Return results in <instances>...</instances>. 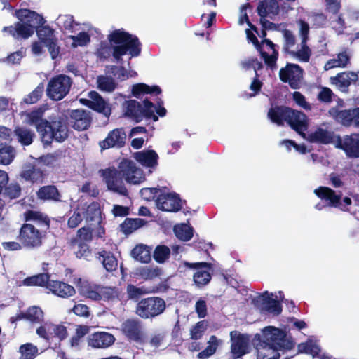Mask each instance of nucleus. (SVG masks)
<instances>
[{"label":"nucleus","instance_id":"nucleus-1","mask_svg":"<svg viewBox=\"0 0 359 359\" xmlns=\"http://www.w3.org/2000/svg\"><path fill=\"white\" fill-rule=\"evenodd\" d=\"M107 40L108 42H101L97 49V54L101 57L107 58L112 55L116 61H119L126 53L133 57L137 56L140 53L137 38L123 29L111 31L107 35Z\"/></svg>","mask_w":359,"mask_h":359},{"label":"nucleus","instance_id":"nucleus-2","mask_svg":"<svg viewBox=\"0 0 359 359\" xmlns=\"http://www.w3.org/2000/svg\"><path fill=\"white\" fill-rule=\"evenodd\" d=\"M119 169L108 168L100 171L107 189L118 194L126 196L128 193L121 177L127 182L134 184H140L145 179L142 170L131 161L123 160L119 164Z\"/></svg>","mask_w":359,"mask_h":359},{"label":"nucleus","instance_id":"nucleus-3","mask_svg":"<svg viewBox=\"0 0 359 359\" xmlns=\"http://www.w3.org/2000/svg\"><path fill=\"white\" fill-rule=\"evenodd\" d=\"M43 110L38 109L29 113H25L24 121L34 125L41 135L42 141L48 144L53 139L57 142H63L68 136V129L65 122L54 121L50 124L46 120L42 119Z\"/></svg>","mask_w":359,"mask_h":359},{"label":"nucleus","instance_id":"nucleus-4","mask_svg":"<svg viewBox=\"0 0 359 359\" xmlns=\"http://www.w3.org/2000/svg\"><path fill=\"white\" fill-rule=\"evenodd\" d=\"M15 15L19 21L14 25L4 27L2 29L15 39L29 38L34 33L35 29L44 23L42 15L28 9L18 10Z\"/></svg>","mask_w":359,"mask_h":359},{"label":"nucleus","instance_id":"nucleus-5","mask_svg":"<svg viewBox=\"0 0 359 359\" xmlns=\"http://www.w3.org/2000/svg\"><path fill=\"white\" fill-rule=\"evenodd\" d=\"M27 220H33L35 224H24L20 232V240L22 245L27 248H38L41 245L45 232L40 227L41 225L48 226L46 222L42 221V215L37 212H29L27 215Z\"/></svg>","mask_w":359,"mask_h":359},{"label":"nucleus","instance_id":"nucleus-6","mask_svg":"<svg viewBox=\"0 0 359 359\" xmlns=\"http://www.w3.org/2000/svg\"><path fill=\"white\" fill-rule=\"evenodd\" d=\"M123 111L125 116L136 122H140L144 117L151 118L154 121H158V116L163 117L166 114V109L161 105L155 106L152 102L144 100L143 107L135 100H128L123 103Z\"/></svg>","mask_w":359,"mask_h":359},{"label":"nucleus","instance_id":"nucleus-7","mask_svg":"<svg viewBox=\"0 0 359 359\" xmlns=\"http://www.w3.org/2000/svg\"><path fill=\"white\" fill-rule=\"evenodd\" d=\"M79 294L93 301H108L118 297V291L114 288L102 287L86 281L79 280Z\"/></svg>","mask_w":359,"mask_h":359},{"label":"nucleus","instance_id":"nucleus-8","mask_svg":"<svg viewBox=\"0 0 359 359\" xmlns=\"http://www.w3.org/2000/svg\"><path fill=\"white\" fill-rule=\"evenodd\" d=\"M255 341L271 344L280 346L286 349H292L294 347L292 340L288 337L285 331L273 326L265 327L261 334H257Z\"/></svg>","mask_w":359,"mask_h":359},{"label":"nucleus","instance_id":"nucleus-9","mask_svg":"<svg viewBox=\"0 0 359 359\" xmlns=\"http://www.w3.org/2000/svg\"><path fill=\"white\" fill-rule=\"evenodd\" d=\"M165 309V301L159 297L142 299L137 305L136 313L142 318H151L161 314Z\"/></svg>","mask_w":359,"mask_h":359},{"label":"nucleus","instance_id":"nucleus-10","mask_svg":"<svg viewBox=\"0 0 359 359\" xmlns=\"http://www.w3.org/2000/svg\"><path fill=\"white\" fill-rule=\"evenodd\" d=\"M314 194L321 200L327 203L330 207L339 208L342 211H348L352 201L348 197L341 200V196L329 187H320L313 191Z\"/></svg>","mask_w":359,"mask_h":359},{"label":"nucleus","instance_id":"nucleus-11","mask_svg":"<svg viewBox=\"0 0 359 359\" xmlns=\"http://www.w3.org/2000/svg\"><path fill=\"white\" fill-rule=\"evenodd\" d=\"M284 298L282 292L269 294L268 292L257 297L254 299L255 305L261 310L266 311L269 313L277 316L282 311V306L280 302Z\"/></svg>","mask_w":359,"mask_h":359},{"label":"nucleus","instance_id":"nucleus-12","mask_svg":"<svg viewBox=\"0 0 359 359\" xmlns=\"http://www.w3.org/2000/svg\"><path fill=\"white\" fill-rule=\"evenodd\" d=\"M71 85L69 77L65 75L57 76L49 81L47 95L52 100H60L68 93Z\"/></svg>","mask_w":359,"mask_h":359},{"label":"nucleus","instance_id":"nucleus-13","mask_svg":"<svg viewBox=\"0 0 359 359\" xmlns=\"http://www.w3.org/2000/svg\"><path fill=\"white\" fill-rule=\"evenodd\" d=\"M39 337L47 341L57 339L60 341L67 337V327L62 324H54L50 322H46L41 325L36 330Z\"/></svg>","mask_w":359,"mask_h":359},{"label":"nucleus","instance_id":"nucleus-14","mask_svg":"<svg viewBox=\"0 0 359 359\" xmlns=\"http://www.w3.org/2000/svg\"><path fill=\"white\" fill-rule=\"evenodd\" d=\"M156 207L165 212H177L180 210L181 200L175 193L170 192L164 189L161 191L156 199Z\"/></svg>","mask_w":359,"mask_h":359},{"label":"nucleus","instance_id":"nucleus-15","mask_svg":"<svg viewBox=\"0 0 359 359\" xmlns=\"http://www.w3.org/2000/svg\"><path fill=\"white\" fill-rule=\"evenodd\" d=\"M74 35L69 36L72 40V46L74 48L78 46H85L90 41L93 35L97 33V29L88 22L81 23L79 27H75Z\"/></svg>","mask_w":359,"mask_h":359},{"label":"nucleus","instance_id":"nucleus-16","mask_svg":"<svg viewBox=\"0 0 359 359\" xmlns=\"http://www.w3.org/2000/svg\"><path fill=\"white\" fill-rule=\"evenodd\" d=\"M184 266L196 270L193 275V280L194 283L198 287H203L206 285L211 280V264L207 262H196L189 263L184 262L183 263Z\"/></svg>","mask_w":359,"mask_h":359},{"label":"nucleus","instance_id":"nucleus-17","mask_svg":"<svg viewBox=\"0 0 359 359\" xmlns=\"http://www.w3.org/2000/svg\"><path fill=\"white\" fill-rule=\"evenodd\" d=\"M231 353L233 359L238 358L248 353L250 351V339L248 335L240 334L238 332H231Z\"/></svg>","mask_w":359,"mask_h":359},{"label":"nucleus","instance_id":"nucleus-18","mask_svg":"<svg viewBox=\"0 0 359 359\" xmlns=\"http://www.w3.org/2000/svg\"><path fill=\"white\" fill-rule=\"evenodd\" d=\"M88 98H81L80 102L90 109L109 117L111 110L109 104L95 91H90L88 94Z\"/></svg>","mask_w":359,"mask_h":359},{"label":"nucleus","instance_id":"nucleus-19","mask_svg":"<svg viewBox=\"0 0 359 359\" xmlns=\"http://www.w3.org/2000/svg\"><path fill=\"white\" fill-rule=\"evenodd\" d=\"M335 147L344 150L348 157H359V139L358 134H353L350 136L346 135L343 137L337 136Z\"/></svg>","mask_w":359,"mask_h":359},{"label":"nucleus","instance_id":"nucleus-20","mask_svg":"<svg viewBox=\"0 0 359 359\" xmlns=\"http://www.w3.org/2000/svg\"><path fill=\"white\" fill-rule=\"evenodd\" d=\"M36 33L40 41L48 47L52 58H55L59 53V47L55 31L50 27L45 26L39 29Z\"/></svg>","mask_w":359,"mask_h":359},{"label":"nucleus","instance_id":"nucleus-21","mask_svg":"<svg viewBox=\"0 0 359 359\" xmlns=\"http://www.w3.org/2000/svg\"><path fill=\"white\" fill-rule=\"evenodd\" d=\"M302 137L313 143L327 144L334 143L335 144L337 137L334 133L322 126L316 128L314 130L309 132L307 135L302 133Z\"/></svg>","mask_w":359,"mask_h":359},{"label":"nucleus","instance_id":"nucleus-22","mask_svg":"<svg viewBox=\"0 0 359 359\" xmlns=\"http://www.w3.org/2000/svg\"><path fill=\"white\" fill-rule=\"evenodd\" d=\"M257 50L259 51L262 57L265 64L271 67H276V62L278 57V52L275 48V44L269 39L263 40L260 46H257Z\"/></svg>","mask_w":359,"mask_h":359},{"label":"nucleus","instance_id":"nucleus-23","mask_svg":"<svg viewBox=\"0 0 359 359\" xmlns=\"http://www.w3.org/2000/svg\"><path fill=\"white\" fill-rule=\"evenodd\" d=\"M280 78L283 81L288 82L292 88H297L302 78V70L298 65L288 64L280 70Z\"/></svg>","mask_w":359,"mask_h":359},{"label":"nucleus","instance_id":"nucleus-24","mask_svg":"<svg viewBox=\"0 0 359 359\" xmlns=\"http://www.w3.org/2000/svg\"><path fill=\"white\" fill-rule=\"evenodd\" d=\"M255 346L257 352V359H278L280 351L287 350L280 346L259 341L255 342Z\"/></svg>","mask_w":359,"mask_h":359},{"label":"nucleus","instance_id":"nucleus-25","mask_svg":"<svg viewBox=\"0 0 359 359\" xmlns=\"http://www.w3.org/2000/svg\"><path fill=\"white\" fill-rule=\"evenodd\" d=\"M286 121L288 124L302 137V133L308 128V119L306 115L300 111L290 109L287 111Z\"/></svg>","mask_w":359,"mask_h":359},{"label":"nucleus","instance_id":"nucleus-26","mask_svg":"<svg viewBox=\"0 0 359 359\" xmlns=\"http://www.w3.org/2000/svg\"><path fill=\"white\" fill-rule=\"evenodd\" d=\"M126 138V135L123 129H115L111 131L103 141L100 142V147L102 149L121 147L125 144Z\"/></svg>","mask_w":359,"mask_h":359},{"label":"nucleus","instance_id":"nucleus-27","mask_svg":"<svg viewBox=\"0 0 359 359\" xmlns=\"http://www.w3.org/2000/svg\"><path fill=\"white\" fill-rule=\"evenodd\" d=\"M123 332L130 339L141 341L144 339V333L140 323L134 319L126 320L121 326Z\"/></svg>","mask_w":359,"mask_h":359},{"label":"nucleus","instance_id":"nucleus-28","mask_svg":"<svg viewBox=\"0 0 359 359\" xmlns=\"http://www.w3.org/2000/svg\"><path fill=\"white\" fill-rule=\"evenodd\" d=\"M114 337L108 332H95L90 334L88 339V344L95 348H105L114 344Z\"/></svg>","mask_w":359,"mask_h":359},{"label":"nucleus","instance_id":"nucleus-29","mask_svg":"<svg viewBox=\"0 0 359 359\" xmlns=\"http://www.w3.org/2000/svg\"><path fill=\"white\" fill-rule=\"evenodd\" d=\"M47 289L53 294L62 298L72 297L76 293L75 289L72 286L57 280H51L47 285Z\"/></svg>","mask_w":359,"mask_h":359},{"label":"nucleus","instance_id":"nucleus-30","mask_svg":"<svg viewBox=\"0 0 359 359\" xmlns=\"http://www.w3.org/2000/svg\"><path fill=\"white\" fill-rule=\"evenodd\" d=\"M72 127L78 130H83L90 124V118L88 112L82 109H76L70 114Z\"/></svg>","mask_w":359,"mask_h":359},{"label":"nucleus","instance_id":"nucleus-31","mask_svg":"<svg viewBox=\"0 0 359 359\" xmlns=\"http://www.w3.org/2000/svg\"><path fill=\"white\" fill-rule=\"evenodd\" d=\"M135 159L145 168H155L158 165V156L154 150H144L134 154Z\"/></svg>","mask_w":359,"mask_h":359},{"label":"nucleus","instance_id":"nucleus-32","mask_svg":"<svg viewBox=\"0 0 359 359\" xmlns=\"http://www.w3.org/2000/svg\"><path fill=\"white\" fill-rule=\"evenodd\" d=\"M358 79V75L353 72H345L330 78L332 85L344 91L351 83Z\"/></svg>","mask_w":359,"mask_h":359},{"label":"nucleus","instance_id":"nucleus-33","mask_svg":"<svg viewBox=\"0 0 359 359\" xmlns=\"http://www.w3.org/2000/svg\"><path fill=\"white\" fill-rule=\"evenodd\" d=\"M350 60V54L347 50L338 53L335 57L329 60L324 66V69L327 71L333 68L346 67Z\"/></svg>","mask_w":359,"mask_h":359},{"label":"nucleus","instance_id":"nucleus-34","mask_svg":"<svg viewBox=\"0 0 359 359\" xmlns=\"http://www.w3.org/2000/svg\"><path fill=\"white\" fill-rule=\"evenodd\" d=\"M287 55L299 62H308L311 55V50L306 45V43L301 41L300 48H294Z\"/></svg>","mask_w":359,"mask_h":359},{"label":"nucleus","instance_id":"nucleus-35","mask_svg":"<svg viewBox=\"0 0 359 359\" xmlns=\"http://www.w3.org/2000/svg\"><path fill=\"white\" fill-rule=\"evenodd\" d=\"M131 256L137 261L148 263L151 258V248L146 245L139 244L132 250Z\"/></svg>","mask_w":359,"mask_h":359},{"label":"nucleus","instance_id":"nucleus-36","mask_svg":"<svg viewBox=\"0 0 359 359\" xmlns=\"http://www.w3.org/2000/svg\"><path fill=\"white\" fill-rule=\"evenodd\" d=\"M57 25L67 33L73 34L75 27H79L81 23L74 21L73 16L70 15H60L56 20Z\"/></svg>","mask_w":359,"mask_h":359},{"label":"nucleus","instance_id":"nucleus-37","mask_svg":"<svg viewBox=\"0 0 359 359\" xmlns=\"http://www.w3.org/2000/svg\"><path fill=\"white\" fill-rule=\"evenodd\" d=\"M329 114L337 122L344 126H349L353 125L351 109L339 111L335 108H332L329 111Z\"/></svg>","mask_w":359,"mask_h":359},{"label":"nucleus","instance_id":"nucleus-38","mask_svg":"<svg viewBox=\"0 0 359 359\" xmlns=\"http://www.w3.org/2000/svg\"><path fill=\"white\" fill-rule=\"evenodd\" d=\"M289 110L290 108L282 107L271 108L268 112V116L273 123L281 125L283 121H286Z\"/></svg>","mask_w":359,"mask_h":359},{"label":"nucleus","instance_id":"nucleus-39","mask_svg":"<svg viewBox=\"0 0 359 359\" xmlns=\"http://www.w3.org/2000/svg\"><path fill=\"white\" fill-rule=\"evenodd\" d=\"M258 13L263 18L267 15L278 13V5L276 0H265L258 6Z\"/></svg>","mask_w":359,"mask_h":359},{"label":"nucleus","instance_id":"nucleus-40","mask_svg":"<svg viewBox=\"0 0 359 359\" xmlns=\"http://www.w3.org/2000/svg\"><path fill=\"white\" fill-rule=\"evenodd\" d=\"M81 206H84L85 209V219L88 221L99 222L100 219V208L97 203H92L90 205L86 203H81Z\"/></svg>","mask_w":359,"mask_h":359},{"label":"nucleus","instance_id":"nucleus-41","mask_svg":"<svg viewBox=\"0 0 359 359\" xmlns=\"http://www.w3.org/2000/svg\"><path fill=\"white\" fill-rule=\"evenodd\" d=\"M221 342L222 341L215 336H211L208 341V346L198 354V358L199 359H208L216 352Z\"/></svg>","mask_w":359,"mask_h":359},{"label":"nucleus","instance_id":"nucleus-42","mask_svg":"<svg viewBox=\"0 0 359 359\" xmlns=\"http://www.w3.org/2000/svg\"><path fill=\"white\" fill-rule=\"evenodd\" d=\"M99 259L102 262L103 266L107 271H113L117 268L118 262L110 252L104 250L100 252L99 253Z\"/></svg>","mask_w":359,"mask_h":359},{"label":"nucleus","instance_id":"nucleus-43","mask_svg":"<svg viewBox=\"0 0 359 359\" xmlns=\"http://www.w3.org/2000/svg\"><path fill=\"white\" fill-rule=\"evenodd\" d=\"M38 197L41 200L60 201V194L54 186H45L37 192Z\"/></svg>","mask_w":359,"mask_h":359},{"label":"nucleus","instance_id":"nucleus-44","mask_svg":"<svg viewBox=\"0 0 359 359\" xmlns=\"http://www.w3.org/2000/svg\"><path fill=\"white\" fill-rule=\"evenodd\" d=\"M283 38V50L287 55L295 48L296 38L294 34L286 29H280Z\"/></svg>","mask_w":359,"mask_h":359},{"label":"nucleus","instance_id":"nucleus-45","mask_svg":"<svg viewBox=\"0 0 359 359\" xmlns=\"http://www.w3.org/2000/svg\"><path fill=\"white\" fill-rule=\"evenodd\" d=\"M20 359H34L39 355V348L32 343H26L19 347Z\"/></svg>","mask_w":359,"mask_h":359},{"label":"nucleus","instance_id":"nucleus-46","mask_svg":"<svg viewBox=\"0 0 359 359\" xmlns=\"http://www.w3.org/2000/svg\"><path fill=\"white\" fill-rule=\"evenodd\" d=\"M160 93L161 90L158 86H154L150 87L144 83H138L134 85L132 88V93L136 97H140L146 93L159 94Z\"/></svg>","mask_w":359,"mask_h":359},{"label":"nucleus","instance_id":"nucleus-47","mask_svg":"<svg viewBox=\"0 0 359 359\" xmlns=\"http://www.w3.org/2000/svg\"><path fill=\"white\" fill-rule=\"evenodd\" d=\"M21 177L26 181H30L32 183H36L42 182L43 174L39 169L30 167L22 172Z\"/></svg>","mask_w":359,"mask_h":359},{"label":"nucleus","instance_id":"nucleus-48","mask_svg":"<svg viewBox=\"0 0 359 359\" xmlns=\"http://www.w3.org/2000/svg\"><path fill=\"white\" fill-rule=\"evenodd\" d=\"M174 232L179 239L184 241H189L193 236L192 228L186 224L176 225Z\"/></svg>","mask_w":359,"mask_h":359},{"label":"nucleus","instance_id":"nucleus-49","mask_svg":"<svg viewBox=\"0 0 359 359\" xmlns=\"http://www.w3.org/2000/svg\"><path fill=\"white\" fill-rule=\"evenodd\" d=\"M145 222L142 219H126L121 224V229L126 234L131 233L144 224Z\"/></svg>","mask_w":359,"mask_h":359},{"label":"nucleus","instance_id":"nucleus-50","mask_svg":"<svg viewBox=\"0 0 359 359\" xmlns=\"http://www.w3.org/2000/svg\"><path fill=\"white\" fill-rule=\"evenodd\" d=\"M85 209L84 206H81V204L75 209L68 220V226L70 228L76 227L81 222L85 219Z\"/></svg>","mask_w":359,"mask_h":359},{"label":"nucleus","instance_id":"nucleus-51","mask_svg":"<svg viewBox=\"0 0 359 359\" xmlns=\"http://www.w3.org/2000/svg\"><path fill=\"white\" fill-rule=\"evenodd\" d=\"M23 316L32 323H40L43 319V312L41 308L34 306L29 307Z\"/></svg>","mask_w":359,"mask_h":359},{"label":"nucleus","instance_id":"nucleus-52","mask_svg":"<svg viewBox=\"0 0 359 359\" xmlns=\"http://www.w3.org/2000/svg\"><path fill=\"white\" fill-rule=\"evenodd\" d=\"M97 83L100 90L109 93L114 90L116 87L114 80L109 76H98L97 79Z\"/></svg>","mask_w":359,"mask_h":359},{"label":"nucleus","instance_id":"nucleus-53","mask_svg":"<svg viewBox=\"0 0 359 359\" xmlns=\"http://www.w3.org/2000/svg\"><path fill=\"white\" fill-rule=\"evenodd\" d=\"M15 134L18 141L23 145H29L33 141L34 133L26 128H17L15 130Z\"/></svg>","mask_w":359,"mask_h":359},{"label":"nucleus","instance_id":"nucleus-54","mask_svg":"<svg viewBox=\"0 0 359 359\" xmlns=\"http://www.w3.org/2000/svg\"><path fill=\"white\" fill-rule=\"evenodd\" d=\"M170 248L165 245H158L154 252V258L158 263H164L170 257Z\"/></svg>","mask_w":359,"mask_h":359},{"label":"nucleus","instance_id":"nucleus-55","mask_svg":"<svg viewBox=\"0 0 359 359\" xmlns=\"http://www.w3.org/2000/svg\"><path fill=\"white\" fill-rule=\"evenodd\" d=\"M74 252L78 258L88 259L91 256V251L87 244L75 241Z\"/></svg>","mask_w":359,"mask_h":359},{"label":"nucleus","instance_id":"nucleus-56","mask_svg":"<svg viewBox=\"0 0 359 359\" xmlns=\"http://www.w3.org/2000/svg\"><path fill=\"white\" fill-rule=\"evenodd\" d=\"M14 158V150L11 147L0 149V163L8 165Z\"/></svg>","mask_w":359,"mask_h":359},{"label":"nucleus","instance_id":"nucleus-57","mask_svg":"<svg viewBox=\"0 0 359 359\" xmlns=\"http://www.w3.org/2000/svg\"><path fill=\"white\" fill-rule=\"evenodd\" d=\"M207 327L205 321L202 320L198 322L191 330V337L194 339H200L203 334Z\"/></svg>","mask_w":359,"mask_h":359},{"label":"nucleus","instance_id":"nucleus-58","mask_svg":"<svg viewBox=\"0 0 359 359\" xmlns=\"http://www.w3.org/2000/svg\"><path fill=\"white\" fill-rule=\"evenodd\" d=\"M137 273L144 279H150L158 275V269L149 266L141 267L137 269Z\"/></svg>","mask_w":359,"mask_h":359},{"label":"nucleus","instance_id":"nucleus-59","mask_svg":"<svg viewBox=\"0 0 359 359\" xmlns=\"http://www.w3.org/2000/svg\"><path fill=\"white\" fill-rule=\"evenodd\" d=\"M115 69L116 72H114V75L122 81L126 80L130 77H135L137 75V73L135 71H128L123 67H115Z\"/></svg>","mask_w":359,"mask_h":359},{"label":"nucleus","instance_id":"nucleus-60","mask_svg":"<svg viewBox=\"0 0 359 359\" xmlns=\"http://www.w3.org/2000/svg\"><path fill=\"white\" fill-rule=\"evenodd\" d=\"M162 189L156 188H144L140 190V195L146 201H150L154 199L155 197H158V195L161 193Z\"/></svg>","mask_w":359,"mask_h":359},{"label":"nucleus","instance_id":"nucleus-61","mask_svg":"<svg viewBox=\"0 0 359 359\" xmlns=\"http://www.w3.org/2000/svg\"><path fill=\"white\" fill-rule=\"evenodd\" d=\"M127 293L128 297L130 299H137L140 296L147 293V291L145 288L143 287H136L133 285H129L127 287Z\"/></svg>","mask_w":359,"mask_h":359},{"label":"nucleus","instance_id":"nucleus-62","mask_svg":"<svg viewBox=\"0 0 359 359\" xmlns=\"http://www.w3.org/2000/svg\"><path fill=\"white\" fill-rule=\"evenodd\" d=\"M78 239L76 241L79 242H89L93 238L92 230L89 227H83L77 231Z\"/></svg>","mask_w":359,"mask_h":359},{"label":"nucleus","instance_id":"nucleus-63","mask_svg":"<svg viewBox=\"0 0 359 359\" xmlns=\"http://www.w3.org/2000/svg\"><path fill=\"white\" fill-rule=\"evenodd\" d=\"M43 92V86H39L33 90L30 95L25 98V102L27 104H33L37 102V100L41 97Z\"/></svg>","mask_w":359,"mask_h":359},{"label":"nucleus","instance_id":"nucleus-64","mask_svg":"<svg viewBox=\"0 0 359 359\" xmlns=\"http://www.w3.org/2000/svg\"><path fill=\"white\" fill-rule=\"evenodd\" d=\"M25 55V51L22 48L16 52L11 53L4 61L8 64H18Z\"/></svg>","mask_w":359,"mask_h":359}]
</instances>
